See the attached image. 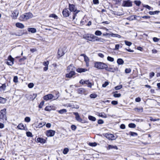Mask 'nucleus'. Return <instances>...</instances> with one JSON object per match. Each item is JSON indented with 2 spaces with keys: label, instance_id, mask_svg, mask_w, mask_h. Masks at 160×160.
Wrapping results in <instances>:
<instances>
[{
  "label": "nucleus",
  "instance_id": "nucleus-9",
  "mask_svg": "<svg viewBox=\"0 0 160 160\" xmlns=\"http://www.w3.org/2000/svg\"><path fill=\"white\" fill-rule=\"evenodd\" d=\"M55 133V131L52 130H47L46 131V134L48 137L53 136Z\"/></svg>",
  "mask_w": 160,
  "mask_h": 160
},
{
  "label": "nucleus",
  "instance_id": "nucleus-32",
  "mask_svg": "<svg viewBox=\"0 0 160 160\" xmlns=\"http://www.w3.org/2000/svg\"><path fill=\"white\" fill-rule=\"evenodd\" d=\"M88 118L89 120L92 121H95L96 120V118L92 116H89Z\"/></svg>",
  "mask_w": 160,
  "mask_h": 160
},
{
  "label": "nucleus",
  "instance_id": "nucleus-1",
  "mask_svg": "<svg viewBox=\"0 0 160 160\" xmlns=\"http://www.w3.org/2000/svg\"><path fill=\"white\" fill-rule=\"evenodd\" d=\"M33 15L31 12L26 13L22 14L19 18V19L22 21H25L27 19L32 18Z\"/></svg>",
  "mask_w": 160,
  "mask_h": 160
},
{
  "label": "nucleus",
  "instance_id": "nucleus-36",
  "mask_svg": "<svg viewBox=\"0 0 160 160\" xmlns=\"http://www.w3.org/2000/svg\"><path fill=\"white\" fill-rule=\"evenodd\" d=\"M98 116L99 117H102L103 118H105L107 117L106 115L104 113H99L98 114Z\"/></svg>",
  "mask_w": 160,
  "mask_h": 160
},
{
  "label": "nucleus",
  "instance_id": "nucleus-20",
  "mask_svg": "<svg viewBox=\"0 0 160 160\" xmlns=\"http://www.w3.org/2000/svg\"><path fill=\"white\" fill-rule=\"evenodd\" d=\"M33 95H34V97H33L32 96V94L29 95L27 97V98L29 99H34L37 96V94H33Z\"/></svg>",
  "mask_w": 160,
  "mask_h": 160
},
{
  "label": "nucleus",
  "instance_id": "nucleus-42",
  "mask_svg": "<svg viewBox=\"0 0 160 160\" xmlns=\"http://www.w3.org/2000/svg\"><path fill=\"white\" fill-rule=\"evenodd\" d=\"M69 151V149L68 148H65L63 151V153L65 154H67Z\"/></svg>",
  "mask_w": 160,
  "mask_h": 160
},
{
  "label": "nucleus",
  "instance_id": "nucleus-63",
  "mask_svg": "<svg viewBox=\"0 0 160 160\" xmlns=\"http://www.w3.org/2000/svg\"><path fill=\"white\" fill-rule=\"evenodd\" d=\"M111 103L113 105H116L118 104V102L116 101H112Z\"/></svg>",
  "mask_w": 160,
  "mask_h": 160
},
{
  "label": "nucleus",
  "instance_id": "nucleus-14",
  "mask_svg": "<svg viewBox=\"0 0 160 160\" xmlns=\"http://www.w3.org/2000/svg\"><path fill=\"white\" fill-rule=\"evenodd\" d=\"M19 12L17 10H15L13 11L12 13V18L14 19L17 18L18 16Z\"/></svg>",
  "mask_w": 160,
  "mask_h": 160
},
{
  "label": "nucleus",
  "instance_id": "nucleus-6",
  "mask_svg": "<svg viewBox=\"0 0 160 160\" xmlns=\"http://www.w3.org/2000/svg\"><path fill=\"white\" fill-rule=\"evenodd\" d=\"M122 6L126 7H131L132 6V2L129 0L123 1L122 3Z\"/></svg>",
  "mask_w": 160,
  "mask_h": 160
},
{
  "label": "nucleus",
  "instance_id": "nucleus-30",
  "mask_svg": "<svg viewBox=\"0 0 160 160\" xmlns=\"http://www.w3.org/2000/svg\"><path fill=\"white\" fill-rule=\"evenodd\" d=\"M106 70L109 72H114L115 69H113L112 68H108V66L107 65V68H105Z\"/></svg>",
  "mask_w": 160,
  "mask_h": 160
},
{
  "label": "nucleus",
  "instance_id": "nucleus-25",
  "mask_svg": "<svg viewBox=\"0 0 160 160\" xmlns=\"http://www.w3.org/2000/svg\"><path fill=\"white\" fill-rule=\"evenodd\" d=\"M111 149H115L117 150L118 149V148L116 146H112L111 145H109L108 146V147L107 148L108 150H109Z\"/></svg>",
  "mask_w": 160,
  "mask_h": 160
},
{
  "label": "nucleus",
  "instance_id": "nucleus-33",
  "mask_svg": "<svg viewBox=\"0 0 160 160\" xmlns=\"http://www.w3.org/2000/svg\"><path fill=\"white\" fill-rule=\"evenodd\" d=\"M80 12L79 10H77L76 12H73V13L72 19L74 20L75 19L76 16H77V14Z\"/></svg>",
  "mask_w": 160,
  "mask_h": 160
},
{
  "label": "nucleus",
  "instance_id": "nucleus-5",
  "mask_svg": "<svg viewBox=\"0 0 160 160\" xmlns=\"http://www.w3.org/2000/svg\"><path fill=\"white\" fill-rule=\"evenodd\" d=\"M73 114L75 116V119L78 122H81L82 123H85L84 121L82 119L79 113L78 112H74Z\"/></svg>",
  "mask_w": 160,
  "mask_h": 160
},
{
  "label": "nucleus",
  "instance_id": "nucleus-55",
  "mask_svg": "<svg viewBox=\"0 0 160 160\" xmlns=\"http://www.w3.org/2000/svg\"><path fill=\"white\" fill-rule=\"evenodd\" d=\"M131 72V70L130 68H126L125 70V72L126 73H128Z\"/></svg>",
  "mask_w": 160,
  "mask_h": 160
},
{
  "label": "nucleus",
  "instance_id": "nucleus-18",
  "mask_svg": "<svg viewBox=\"0 0 160 160\" xmlns=\"http://www.w3.org/2000/svg\"><path fill=\"white\" fill-rule=\"evenodd\" d=\"M15 25L16 27L22 29L24 27V25L22 23L20 22H17L16 23Z\"/></svg>",
  "mask_w": 160,
  "mask_h": 160
},
{
  "label": "nucleus",
  "instance_id": "nucleus-29",
  "mask_svg": "<svg viewBox=\"0 0 160 160\" xmlns=\"http://www.w3.org/2000/svg\"><path fill=\"white\" fill-rule=\"evenodd\" d=\"M110 35L112 37H117L118 38H120L121 37V36L120 35L118 34H113V33H112L111 34H110Z\"/></svg>",
  "mask_w": 160,
  "mask_h": 160
},
{
  "label": "nucleus",
  "instance_id": "nucleus-12",
  "mask_svg": "<svg viewBox=\"0 0 160 160\" xmlns=\"http://www.w3.org/2000/svg\"><path fill=\"white\" fill-rule=\"evenodd\" d=\"M62 14L64 17H67L69 16L70 13L67 8H65L62 11Z\"/></svg>",
  "mask_w": 160,
  "mask_h": 160
},
{
  "label": "nucleus",
  "instance_id": "nucleus-4",
  "mask_svg": "<svg viewBox=\"0 0 160 160\" xmlns=\"http://www.w3.org/2000/svg\"><path fill=\"white\" fill-rule=\"evenodd\" d=\"M14 59L12 58L11 55H9L8 58V60L6 63L10 66H12L14 64Z\"/></svg>",
  "mask_w": 160,
  "mask_h": 160
},
{
  "label": "nucleus",
  "instance_id": "nucleus-24",
  "mask_svg": "<svg viewBox=\"0 0 160 160\" xmlns=\"http://www.w3.org/2000/svg\"><path fill=\"white\" fill-rule=\"evenodd\" d=\"M137 17L136 15H132L130 17H128L127 18V19L130 21H132L136 19V17Z\"/></svg>",
  "mask_w": 160,
  "mask_h": 160
},
{
  "label": "nucleus",
  "instance_id": "nucleus-62",
  "mask_svg": "<svg viewBox=\"0 0 160 160\" xmlns=\"http://www.w3.org/2000/svg\"><path fill=\"white\" fill-rule=\"evenodd\" d=\"M153 40L154 42H158L159 41V39L156 37H154L153 38Z\"/></svg>",
  "mask_w": 160,
  "mask_h": 160
},
{
  "label": "nucleus",
  "instance_id": "nucleus-60",
  "mask_svg": "<svg viewBox=\"0 0 160 160\" xmlns=\"http://www.w3.org/2000/svg\"><path fill=\"white\" fill-rule=\"evenodd\" d=\"M122 88V85L118 86H117L115 87V89L116 90H118Z\"/></svg>",
  "mask_w": 160,
  "mask_h": 160
},
{
  "label": "nucleus",
  "instance_id": "nucleus-58",
  "mask_svg": "<svg viewBox=\"0 0 160 160\" xmlns=\"http://www.w3.org/2000/svg\"><path fill=\"white\" fill-rule=\"evenodd\" d=\"M49 64V62L48 61L46 62H43V65L45 66H48Z\"/></svg>",
  "mask_w": 160,
  "mask_h": 160
},
{
  "label": "nucleus",
  "instance_id": "nucleus-16",
  "mask_svg": "<svg viewBox=\"0 0 160 160\" xmlns=\"http://www.w3.org/2000/svg\"><path fill=\"white\" fill-rule=\"evenodd\" d=\"M68 72V73H67L66 75V77L67 78H72L74 75H75V72Z\"/></svg>",
  "mask_w": 160,
  "mask_h": 160
},
{
  "label": "nucleus",
  "instance_id": "nucleus-13",
  "mask_svg": "<svg viewBox=\"0 0 160 160\" xmlns=\"http://www.w3.org/2000/svg\"><path fill=\"white\" fill-rule=\"evenodd\" d=\"M75 69L74 67L71 64L67 67V72H75Z\"/></svg>",
  "mask_w": 160,
  "mask_h": 160
},
{
  "label": "nucleus",
  "instance_id": "nucleus-64",
  "mask_svg": "<svg viewBox=\"0 0 160 160\" xmlns=\"http://www.w3.org/2000/svg\"><path fill=\"white\" fill-rule=\"evenodd\" d=\"M71 128L72 130H75L76 129V127L75 125H72L71 126Z\"/></svg>",
  "mask_w": 160,
  "mask_h": 160
},
{
  "label": "nucleus",
  "instance_id": "nucleus-54",
  "mask_svg": "<svg viewBox=\"0 0 160 160\" xmlns=\"http://www.w3.org/2000/svg\"><path fill=\"white\" fill-rule=\"evenodd\" d=\"M30 118L29 117H26L25 118V121L27 122H29L30 121Z\"/></svg>",
  "mask_w": 160,
  "mask_h": 160
},
{
  "label": "nucleus",
  "instance_id": "nucleus-43",
  "mask_svg": "<svg viewBox=\"0 0 160 160\" xmlns=\"http://www.w3.org/2000/svg\"><path fill=\"white\" fill-rule=\"evenodd\" d=\"M97 95L95 94H91L90 95V97L91 98H95L97 97Z\"/></svg>",
  "mask_w": 160,
  "mask_h": 160
},
{
  "label": "nucleus",
  "instance_id": "nucleus-37",
  "mask_svg": "<svg viewBox=\"0 0 160 160\" xmlns=\"http://www.w3.org/2000/svg\"><path fill=\"white\" fill-rule=\"evenodd\" d=\"M6 101L5 98L0 97V103H4L6 102Z\"/></svg>",
  "mask_w": 160,
  "mask_h": 160
},
{
  "label": "nucleus",
  "instance_id": "nucleus-31",
  "mask_svg": "<svg viewBox=\"0 0 160 160\" xmlns=\"http://www.w3.org/2000/svg\"><path fill=\"white\" fill-rule=\"evenodd\" d=\"M159 12L160 11H156L154 12L150 11L149 12V13L150 15L158 14Z\"/></svg>",
  "mask_w": 160,
  "mask_h": 160
},
{
  "label": "nucleus",
  "instance_id": "nucleus-51",
  "mask_svg": "<svg viewBox=\"0 0 160 160\" xmlns=\"http://www.w3.org/2000/svg\"><path fill=\"white\" fill-rule=\"evenodd\" d=\"M44 101H42L40 103V104L39 105V108H42V106L44 104Z\"/></svg>",
  "mask_w": 160,
  "mask_h": 160
},
{
  "label": "nucleus",
  "instance_id": "nucleus-7",
  "mask_svg": "<svg viewBox=\"0 0 160 160\" xmlns=\"http://www.w3.org/2000/svg\"><path fill=\"white\" fill-rule=\"evenodd\" d=\"M66 50V48L63 47V48H61L58 49V57L60 58L63 56L65 54V50Z\"/></svg>",
  "mask_w": 160,
  "mask_h": 160
},
{
  "label": "nucleus",
  "instance_id": "nucleus-53",
  "mask_svg": "<svg viewBox=\"0 0 160 160\" xmlns=\"http://www.w3.org/2000/svg\"><path fill=\"white\" fill-rule=\"evenodd\" d=\"M13 82H18V77L17 76H14L13 78Z\"/></svg>",
  "mask_w": 160,
  "mask_h": 160
},
{
  "label": "nucleus",
  "instance_id": "nucleus-41",
  "mask_svg": "<svg viewBox=\"0 0 160 160\" xmlns=\"http://www.w3.org/2000/svg\"><path fill=\"white\" fill-rule=\"evenodd\" d=\"M0 88H2L3 91L5 90L6 88V84H2L1 86H0Z\"/></svg>",
  "mask_w": 160,
  "mask_h": 160
},
{
  "label": "nucleus",
  "instance_id": "nucleus-10",
  "mask_svg": "<svg viewBox=\"0 0 160 160\" xmlns=\"http://www.w3.org/2000/svg\"><path fill=\"white\" fill-rule=\"evenodd\" d=\"M105 137L109 140H114L116 139L115 136L112 134L106 133L105 134Z\"/></svg>",
  "mask_w": 160,
  "mask_h": 160
},
{
  "label": "nucleus",
  "instance_id": "nucleus-34",
  "mask_svg": "<svg viewBox=\"0 0 160 160\" xmlns=\"http://www.w3.org/2000/svg\"><path fill=\"white\" fill-rule=\"evenodd\" d=\"M45 122H42L40 123L38 126L37 127V128H40L42 127L43 126H44L45 124Z\"/></svg>",
  "mask_w": 160,
  "mask_h": 160
},
{
  "label": "nucleus",
  "instance_id": "nucleus-59",
  "mask_svg": "<svg viewBox=\"0 0 160 160\" xmlns=\"http://www.w3.org/2000/svg\"><path fill=\"white\" fill-rule=\"evenodd\" d=\"M50 17H52L55 19H57L58 17L54 14H52L50 15Z\"/></svg>",
  "mask_w": 160,
  "mask_h": 160
},
{
  "label": "nucleus",
  "instance_id": "nucleus-28",
  "mask_svg": "<svg viewBox=\"0 0 160 160\" xmlns=\"http://www.w3.org/2000/svg\"><path fill=\"white\" fill-rule=\"evenodd\" d=\"M96 38L95 39V41H97L98 42H103L104 41H105V40L101 38H99L98 37L96 36Z\"/></svg>",
  "mask_w": 160,
  "mask_h": 160
},
{
  "label": "nucleus",
  "instance_id": "nucleus-8",
  "mask_svg": "<svg viewBox=\"0 0 160 160\" xmlns=\"http://www.w3.org/2000/svg\"><path fill=\"white\" fill-rule=\"evenodd\" d=\"M6 109L2 110L0 111V118L1 119L6 120Z\"/></svg>",
  "mask_w": 160,
  "mask_h": 160
},
{
  "label": "nucleus",
  "instance_id": "nucleus-52",
  "mask_svg": "<svg viewBox=\"0 0 160 160\" xmlns=\"http://www.w3.org/2000/svg\"><path fill=\"white\" fill-rule=\"evenodd\" d=\"M113 96L115 98H119L121 97V94L120 93H115L113 94Z\"/></svg>",
  "mask_w": 160,
  "mask_h": 160
},
{
  "label": "nucleus",
  "instance_id": "nucleus-3",
  "mask_svg": "<svg viewBox=\"0 0 160 160\" xmlns=\"http://www.w3.org/2000/svg\"><path fill=\"white\" fill-rule=\"evenodd\" d=\"M94 67L98 69H103L107 68V65L103 62H97L94 64Z\"/></svg>",
  "mask_w": 160,
  "mask_h": 160
},
{
  "label": "nucleus",
  "instance_id": "nucleus-57",
  "mask_svg": "<svg viewBox=\"0 0 160 160\" xmlns=\"http://www.w3.org/2000/svg\"><path fill=\"white\" fill-rule=\"evenodd\" d=\"M33 86L34 84L33 83H29L28 85V86L29 88H33Z\"/></svg>",
  "mask_w": 160,
  "mask_h": 160
},
{
  "label": "nucleus",
  "instance_id": "nucleus-2",
  "mask_svg": "<svg viewBox=\"0 0 160 160\" xmlns=\"http://www.w3.org/2000/svg\"><path fill=\"white\" fill-rule=\"evenodd\" d=\"M83 38L90 41L95 42L96 36L91 34H87L83 36Z\"/></svg>",
  "mask_w": 160,
  "mask_h": 160
},
{
  "label": "nucleus",
  "instance_id": "nucleus-15",
  "mask_svg": "<svg viewBox=\"0 0 160 160\" xmlns=\"http://www.w3.org/2000/svg\"><path fill=\"white\" fill-rule=\"evenodd\" d=\"M69 9L70 12H76L77 10V9L75 8V6L73 4H69Z\"/></svg>",
  "mask_w": 160,
  "mask_h": 160
},
{
  "label": "nucleus",
  "instance_id": "nucleus-39",
  "mask_svg": "<svg viewBox=\"0 0 160 160\" xmlns=\"http://www.w3.org/2000/svg\"><path fill=\"white\" fill-rule=\"evenodd\" d=\"M128 127L130 128H134L136 127V125L134 123H131L129 124Z\"/></svg>",
  "mask_w": 160,
  "mask_h": 160
},
{
  "label": "nucleus",
  "instance_id": "nucleus-19",
  "mask_svg": "<svg viewBox=\"0 0 160 160\" xmlns=\"http://www.w3.org/2000/svg\"><path fill=\"white\" fill-rule=\"evenodd\" d=\"M87 71V69L82 68H78L76 70L77 72L79 73L85 72Z\"/></svg>",
  "mask_w": 160,
  "mask_h": 160
},
{
  "label": "nucleus",
  "instance_id": "nucleus-27",
  "mask_svg": "<svg viewBox=\"0 0 160 160\" xmlns=\"http://www.w3.org/2000/svg\"><path fill=\"white\" fill-rule=\"evenodd\" d=\"M18 128L20 129H25L24 125L22 123L19 124L17 127Z\"/></svg>",
  "mask_w": 160,
  "mask_h": 160
},
{
  "label": "nucleus",
  "instance_id": "nucleus-17",
  "mask_svg": "<svg viewBox=\"0 0 160 160\" xmlns=\"http://www.w3.org/2000/svg\"><path fill=\"white\" fill-rule=\"evenodd\" d=\"M78 92L79 94H86V91L84 88H79L78 89Z\"/></svg>",
  "mask_w": 160,
  "mask_h": 160
},
{
  "label": "nucleus",
  "instance_id": "nucleus-44",
  "mask_svg": "<svg viewBox=\"0 0 160 160\" xmlns=\"http://www.w3.org/2000/svg\"><path fill=\"white\" fill-rule=\"evenodd\" d=\"M52 109V108L51 106H48L45 107L44 110L46 111H50Z\"/></svg>",
  "mask_w": 160,
  "mask_h": 160
},
{
  "label": "nucleus",
  "instance_id": "nucleus-21",
  "mask_svg": "<svg viewBox=\"0 0 160 160\" xmlns=\"http://www.w3.org/2000/svg\"><path fill=\"white\" fill-rule=\"evenodd\" d=\"M135 112H142L143 111V108L142 107L136 108L134 109Z\"/></svg>",
  "mask_w": 160,
  "mask_h": 160
},
{
  "label": "nucleus",
  "instance_id": "nucleus-49",
  "mask_svg": "<svg viewBox=\"0 0 160 160\" xmlns=\"http://www.w3.org/2000/svg\"><path fill=\"white\" fill-rule=\"evenodd\" d=\"M143 6L144 7H145V8H147V9H148L149 10L151 9L152 8L151 7L149 6H148V5L143 4Z\"/></svg>",
  "mask_w": 160,
  "mask_h": 160
},
{
  "label": "nucleus",
  "instance_id": "nucleus-46",
  "mask_svg": "<svg viewBox=\"0 0 160 160\" xmlns=\"http://www.w3.org/2000/svg\"><path fill=\"white\" fill-rule=\"evenodd\" d=\"M107 60L109 61L112 62L114 61V59L113 58H112L110 56H108L107 57Z\"/></svg>",
  "mask_w": 160,
  "mask_h": 160
},
{
  "label": "nucleus",
  "instance_id": "nucleus-26",
  "mask_svg": "<svg viewBox=\"0 0 160 160\" xmlns=\"http://www.w3.org/2000/svg\"><path fill=\"white\" fill-rule=\"evenodd\" d=\"M117 62L119 65H122L124 63V61L122 59L119 58L117 60Z\"/></svg>",
  "mask_w": 160,
  "mask_h": 160
},
{
  "label": "nucleus",
  "instance_id": "nucleus-11",
  "mask_svg": "<svg viewBox=\"0 0 160 160\" xmlns=\"http://www.w3.org/2000/svg\"><path fill=\"white\" fill-rule=\"evenodd\" d=\"M54 96L52 94H48L45 95L43 97V99L46 101L53 99Z\"/></svg>",
  "mask_w": 160,
  "mask_h": 160
},
{
  "label": "nucleus",
  "instance_id": "nucleus-23",
  "mask_svg": "<svg viewBox=\"0 0 160 160\" xmlns=\"http://www.w3.org/2000/svg\"><path fill=\"white\" fill-rule=\"evenodd\" d=\"M28 31L32 33H35L36 32V29L34 28H29L28 29Z\"/></svg>",
  "mask_w": 160,
  "mask_h": 160
},
{
  "label": "nucleus",
  "instance_id": "nucleus-61",
  "mask_svg": "<svg viewBox=\"0 0 160 160\" xmlns=\"http://www.w3.org/2000/svg\"><path fill=\"white\" fill-rule=\"evenodd\" d=\"M84 61H85V62H89V58L87 56H86L84 58Z\"/></svg>",
  "mask_w": 160,
  "mask_h": 160
},
{
  "label": "nucleus",
  "instance_id": "nucleus-45",
  "mask_svg": "<svg viewBox=\"0 0 160 160\" xmlns=\"http://www.w3.org/2000/svg\"><path fill=\"white\" fill-rule=\"evenodd\" d=\"M134 2L138 6H139L141 3V2L140 1H135Z\"/></svg>",
  "mask_w": 160,
  "mask_h": 160
},
{
  "label": "nucleus",
  "instance_id": "nucleus-50",
  "mask_svg": "<svg viewBox=\"0 0 160 160\" xmlns=\"http://www.w3.org/2000/svg\"><path fill=\"white\" fill-rule=\"evenodd\" d=\"M27 136L28 137H32V135L31 132H26Z\"/></svg>",
  "mask_w": 160,
  "mask_h": 160
},
{
  "label": "nucleus",
  "instance_id": "nucleus-38",
  "mask_svg": "<svg viewBox=\"0 0 160 160\" xmlns=\"http://www.w3.org/2000/svg\"><path fill=\"white\" fill-rule=\"evenodd\" d=\"M95 34L97 36H101L102 33L100 31L97 30L95 32Z\"/></svg>",
  "mask_w": 160,
  "mask_h": 160
},
{
  "label": "nucleus",
  "instance_id": "nucleus-48",
  "mask_svg": "<svg viewBox=\"0 0 160 160\" xmlns=\"http://www.w3.org/2000/svg\"><path fill=\"white\" fill-rule=\"evenodd\" d=\"M125 43L126 45H127L128 46H131L132 44V43L131 42L127 41H125Z\"/></svg>",
  "mask_w": 160,
  "mask_h": 160
},
{
  "label": "nucleus",
  "instance_id": "nucleus-40",
  "mask_svg": "<svg viewBox=\"0 0 160 160\" xmlns=\"http://www.w3.org/2000/svg\"><path fill=\"white\" fill-rule=\"evenodd\" d=\"M129 134L131 136H138V134L135 132H129Z\"/></svg>",
  "mask_w": 160,
  "mask_h": 160
},
{
  "label": "nucleus",
  "instance_id": "nucleus-35",
  "mask_svg": "<svg viewBox=\"0 0 160 160\" xmlns=\"http://www.w3.org/2000/svg\"><path fill=\"white\" fill-rule=\"evenodd\" d=\"M20 32H18V33H14L12 34L13 35H15L16 36H21L23 34V33L22 32H22V30H20Z\"/></svg>",
  "mask_w": 160,
  "mask_h": 160
},
{
  "label": "nucleus",
  "instance_id": "nucleus-47",
  "mask_svg": "<svg viewBox=\"0 0 160 160\" xmlns=\"http://www.w3.org/2000/svg\"><path fill=\"white\" fill-rule=\"evenodd\" d=\"M66 112L67 110L66 109H62L59 111V112L61 114H63L64 113Z\"/></svg>",
  "mask_w": 160,
  "mask_h": 160
},
{
  "label": "nucleus",
  "instance_id": "nucleus-56",
  "mask_svg": "<svg viewBox=\"0 0 160 160\" xmlns=\"http://www.w3.org/2000/svg\"><path fill=\"white\" fill-rule=\"evenodd\" d=\"M89 145L92 146H96L97 145V144L96 142H91L89 143Z\"/></svg>",
  "mask_w": 160,
  "mask_h": 160
},
{
  "label": "nucleus",
  "instance_id": "nucleus-22",
  "mask_svg": "<svg viewBox=\"0 0 160 160\" xmlns=\"http://www.w3.org/2000/svg\"><path fill=\"white\" fill-rule=\"evenodd\" d=\"M37 141L38 142L42 143H45L46 142L45 140L43 138H37Z\"/></svg>",
  "mask_w": 160,
  "mask_h": 160
}]
</instances>
